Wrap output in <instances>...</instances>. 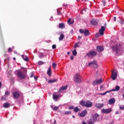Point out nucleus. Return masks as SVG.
Returning a JSON list of instances; mask_svg holds the SVG:
<instances>
[{"label": "nucleus", "mask_w": 124, "mask_h": 124, "mask_svg": "<svg viewBox=\"0 0 124 124\" xmlns=\"http://www.w3.org/2000/svg\"><path fill=\"white\" fill-rule=\"evenodd\" d=\"M116 115H118L119 114V111H116L115 112Z\"/></svg>", "instance_id": "52"}, {"label": "nucleus", "mask_w": 124, "mask_h": 124, "mask_svg": "<svg viewBox=\"0 0 124 124\" xmlns=\"http://www.w3.org/2000/svg\"><path fill=\"white\" fill-rule=\"evenodd\" d=\"M22 58L24 61H25V62H29V58L27 57V56L22 55Z\"/></svg>", "instance_id": "26"}, {"label": "nucleus", "mask_w": 124, "mask_h": 124, "mask_svg": "<svg viewBox=\"0 0 124 124\" xmlns=\"http://www.w3.org/2000/svg\"><path fill=\"white\" fill-rule=\"evenodd\" d=\"M97 51L100 52H102V51H104V48H103V46H97Z\"/></svg>", "instance_id": "18"}, {"label": "nucleus", "mask_w": 124, "mask_h": 124, "mask_svg": "<svg viewBox=\"0 0 124 124\" xmlns=\"http://www.w3.org/2000/svg\"><path fill=\"white\" fill-rule=\"evenodd\" d=\"M101 112L104 114H109L112 112V108H108L107 109L103 108L101 110Z\"/></svg>", "instance_id": "7"}, {"label": "nucleus", "mask_w": 124, "mask_h": 124, "mask_svg": "<svg viewBox=\"0 0 124 124\" xmlns=\"http://www.w3.org/2000/svg\"><path fill=\"white\" fill-rule=\"evenodd\" d=\"M61 94H58L57 92H55L53 93V99L57 100L59 97H61Z\"/></svg>", "instance_id": "9"}, {"label": "nucleus", "mask_w": 124, "mask_h": 124, "mask_svg": "<svg viewBox=\"0 0 124 124\" xmlns=\"http://www.w3.org/2000/svg\"><path fill=\"white\" fill-rule=\"evenodd\" d=\"M63 38H64V35L63 34H61L59 38V40L60 41H62V40H63Z\"/></svg>", "instance_id": "27"}, {"label": "nucleus", "mask_w": 124, "mask_h": 124, "mask_svg": "<svg viewBox=\"0 0 124 124\" xmlns=\"http://www.w3.org/2000/svg\"><path fill=\"white\" fill-rule=\"evenodd\" d=\"M51 108L53 109V111H58L59 110V107H53L51 106Z\"/></svg>", "instance_id": "29"}, {"label": "nucleus", "mask_w": 124, "mask_h": 124, "mask_svg": "<svg viewBox=\"0 0 124 124\" xmlns=\"http://www.w3.org/2000/svg\"><path fill=\"white\" fill-rule=\"evenodd\" d=\"M94 123H95V121L94 120H93V121H91L88 123V124H94Z\"/></svg>", "instance_id": "35"}, {"label": "nucleus", "mask_w": 124, "mask_h": 124, "mask_svg": "<svg viewBox=\"0 0 124 124\" xmlns=\"http://www.w3.org/2000/svg\"><path fill=\"white\" fill-rule=\"evenodd\" d=\"M67 23L69 25H72V24L74 23V20H72L71 21V18H70L67 20Z\"/></svg>", "instance_id": "23"}, {"label": "nucleus", "mask_w": 124, "mask_h": 124, "mask_svg": "<svg viewBox=\"0 0 124 124\" xmlns=\"http://www.w3.org/2000/svg\"><path fill=\"white\" fill-rule=\"evenodd\" d=\"M99 94H100V95H105V94H106V93H99Z\"/></svg>", "instance_id": "45"}, {"label": "nucleus", "mask_w": 124, "mask_h": 124, "mask_svg": "<svg viewBox=\"0 0 124 124\" xmlns=\"http://www.w3.org/2000/svg\"><path fill=\"white\" fill-rule=\"evenodd\" d=\"M82 39V36H78V39Z\"/></svg>", "instance_id": "48"}, {"label": "nucleus", "mask_w": 124, "mask_h": 124, "mask_svg": "<svg viewBox=\"0 0 124 124\" xmlns=\"http://www.w3.org/2000/svg\"><path fill=\"white\" fill-rule=\"evenodd\" d=\"M52 67H53V68H56V67H57V64L55 63H52Z\"/></svg>", "instance_id": "36"}, {"label": "nucleus", "mask_w": 124, "mask_h": 124, "mask_svg": "<svg viewBox=\"0 0 124 124\" xmlns=\"http://www.w3.org/2000/svg\"><path fill=\"white\" fill-rule=\"evenodd\" d=\"M100 88V89H103V85H101Z\"/></svg>", "instance_id": "53"}, {"label": "nucleus", "mask_w": 124, "mask_h": 124, "mask_svg": "<svg viewBox=\"0 0 124 124\" xmlns=\"http://www.w3.org/2000/svg\"><path fill=\"white\" fill-rule=\"evenodd\" d=\"M96 52L94 51H91L87 53V56H88V57L90 59H92V58H93V57L96 56Z\"/></svg>", "instance_id": "3"}, {"label": "nucleus", "mask_w": 124, "mask_h": 124, "mask_svg": "<svg viewBox=\"0 0 124 124\" xmlns=\"http://www.w3.org/2000/svg\"><path fill=\"white\" fill-rule=\"evenodd\" d=\"M105 31V27L102 26L101 28L99 30V32L101 35H103V34H104Z\"/></svg>", "instance_id": "13"}, {"label": "nucleus", "mask_w": 124, "mask_h": 124, "mask_svg": "<svg viewBox=\"0 0 124 124\" xmlns=\"http://www.w3.org/2000/svg\"><path fill=\"white\" fill-rule=\"evenodd\" d=\"M89 65L91 67H93V68H97L98 66L97 63H96V62L95 61H92L91 62H90Z\"/></svg>", "instance_id": "5"}, {"label": "nucleus", "mask_w": 124, "mask_h": 124, "mask_svg": "<svg viewBox=\"0 0 124 124\" xmlns=\"http://www.w3.org/2000/svg\"><path fill=\"white\" fill-rule=\"evenodd\" d=\"M69 109H74V107L73 106H71L69 107Z\"/></svg>", "instance_id": "42"}, {"label": "nucleus", "mask_w": 124, "mask_h": 124, "mask_svg": "<svg viewBox=\"0 0 124 124\" xmlns=\"http://www.w3.org/2000/svg\"><path fill=\"white\" fill-rule=\"evenodd\" d=\"M54 124H57V121L56 120L54 121Z\"/></svg>", "instance_id": "59"}, {"label": "nucleus", "mask_w": 124, "mask_h": 124, "mask_svg": "<svg viewBox=\"0 0 124 124\" xmlns=\"http://www.w3.org/2000/svg\"><path fill=\"white\" fill-rule=\"evenodd\" d=\"M65 90H67V85L60 87L59 89V91H58V93H63V91H65Z\"/></svg>", "instance_id": "11"}, {"label": "nucleus", "mask_w": 124, "mask_h": 124, "mask_svg": "<svg viewBox=\"0 0 124 124\" xmlns=\"http://www.w3.org/2000/svg\"><path fill=\"white\" fill-rule=\"evenodd\" d=\"M79 32L80 33H84V35H85V36H88L90 34V31L87 29H80Z\"/></svg>", "instance_id": "4"}, {"label": "nucleus", "mask_w": 124, "mask_h": 124, "mask_svg": "<svg viewBox=\"0 0 124 124\" xmlns=\"http://www.w3.org/2000/svg\"><path fill=\"white\" fill-rule=\"evenodd\" d=\"M70 59H71V60H73V59H74V57L73 56H71V57H70Z\"/></svg>", "instance_id": "47"}, {"label": "nucleus", "mask_w": 124, "mask_h": 124, "mask_svg": "<svg viewBox=\"0 0 124 124\" xmlns=\"http://www.w3.org/2000/svg\"><path fill=\"white\" fill-rule=\"evenodd\" d=\"M123 97L124 98V94H123Z\"/></svg>", "instance_id": "64"}, {"label": "nucleus", "mask_w": 124, "mask_h": 124, "mask_svg": "<svg viewBox=\"0 0 124 124\" xmlns=\"http://www.w3.org/2000/svg\"><path fill=\"white\" fill-rule=\"evenodd\" d=\"M70 114H71V111H65L64 113V115H70Z\"/></svg>", "instance_id": "34"}, {"label": "nucleus", "mask_w": 124, "mask_h": 124, "mask_svg": "<svg viewBox=\"0 0 124 124\" xmlns=\"http://www.w3.org/2000/svg\"><path fill=\"white\" fill-rule=\"evenodd\" d=\"M73 56H76L77 55V51L76 48H75L73 51Z\"/></svg>", "instance_id": "33"}, {"label": "nucleus", "mask_w": 124, "mask_h": 124, "mask_svg": "<svg viewBox=\"0 0 124 124\" xmlns=\"http://www.w3.org/2000/svg\"><path fill=\"white\" fill-rule=\"evenodd\" d=\"M111 91H112L113 92H116V91H120V86H116L115 87V89H112Z\"/></svg>", "instance_id": "25"}, {"label": "nucleus", "mask_w": 124, "mask_h": 124, "mask_svg": "<svg viewBox=\"0 0 124 124\" xmlns=\"http://www.w3.org/2000/svg\"><path fill=\"white\" fill-rule=\"evenodd\" d=\"M34 79L35 80H37V78H36V77H34Z\"/></svg>", "instance_id": "57"}, {"label": "nucleus", "mask_w": 124, "mask_h": 124, "mask_svg": "<svg viewBox=\"0 0 124 124\" xmlns=\"http://www.w3.org/2000/svg\"><path fill=\"white\" fill-rule=\"evenodd\" d=\"M52 49H56V48H57V46H56V45H53L52 46Z\"/></svg>", "instance_id": "40"}, {"label": "nucleus", "mask_w": 124, "mask_h": 124, "mask_svg": "<svg viewBox=\"0 0 124 124\" xmlns=\"http://www.w3.org/2000/svg\"><path fill=\"white\" fill-rule=\"evenodd\" d=\"M70 52H67V55H70Z\"/></svg>", "instance_id": "60"}, {"label": "nucleus", "mask_w": 124, "mask_h": 124, "mask_svg": "<svg viewBox=\"0 0 124 124\" xmlns=\"http://www.w3.org/2000/svg\"><path fill=\"white\" fill-rule=\"evenodd\" d=\"M116 19H117V17H116V16L114 17V22H116Z\"/></svg>", "instance_id": "51"}, {"label": "nucleus", "mask_w": 124, "mask_h": 124, "mask_svg": "<svg viewBox=\"0 0 124 124\" xmlns=\"http://www.w3.org/2000/svg\"><path fill=\"white\" fill-rule=\"evenodd\" d=\"M79 104L81 105V106H85V107H86V101H80Z\"/></svg>", "instance_id": "28"}, {"label": "nucleus", "mask_w": 124, "mask_h": 124, "mask_svg": "<svg viewBox=\"0 0 124 124\" xmlns=\"http://www.w3.org/2000/svg\"><path fill=\"white\" fill-rule=\"evenodd\" d=\"M111 92H113V91H112V90H109V91H107L105 93H111Z\"/></svg>", "instance_id": "44"}, {"label": "nucleus", "mask_w": 124, "mask_h": 124, "mask_svg": "<svg viewBox=\"0 0 124 124\" xmlns=\"http://www.w3.org/2000/svg\"><path fill=\"white\" fill-rule=\"evenodd\" d=\"M120 48H121V46H120V45H119V46L116 45L115 46H112V50L116 52H118L120 50Z\"/></svg>", "instance_id": "12"}, {"label": "nucleus", "mask_w": 124, "mask_h": 124, "mask_svg": "<svg viewBox=\"0 0 124 124\" xmlns=\"http://www.w3.org/2000/svg\"><path fill=\"white\" fill-rule=\"evenodd\" d=\"M59 26L60 29H64V23H59Z\"/></svg>", "instance_id": "30"}, {"label": "nucleus", "mask_w": 124, "mask_h": 124, "mask_svg": "<svg viewBox=\"0 0 124 124\" xmlns=\"http://www.w3.org/2000/svg\"><path fill=\"white\" fill-rule=\"evenodd\" d=\"M107 24L106 23H105L104 26H106Z\"/></svg>", "instance_id": "63"}, {"label": "nucleus", "mask_w": 124, "mask_h": 124, "mask_svg": "<svg viewBox=\"0 0 124 124\" xmlns=\"http://www.w3.org/2000/svg\"><path fill=\"white\" fill-rule=\"evenodd\" d=\"M10 77H12V75H10V76H8L9 78H10Z\"/></svg>", "instance_id": "54"}, {"label": "nucleus", "mask_w": 124, "mask_h": 124, "mask_svg": "<svg viewBox=\"0 0 124 124\" xmlns=\"http://www.w3.org/2000/svg\"><path fill=\"white\" fill-rule=\"evenodd\" d=\"M1 87V82L0 81V88Z\"/></svg>", "instance_id": "55"}, {"label": "nucleus", "mask_w": 124, "mask_h": 124, "mask_svg": "<svg viewBox=\"0 0 124 124\" xmlns=\"http://www.w3.org/2000/svg\"><path fill=\"white\" fill-rule=\"evenodd\" d=\"M120 109L121 110H124V106H121L120 107Z\"/></svg>", "instance_id": "41"}, {"label": "nucleus", "mask_w": 124, "mask_h": 124, "mask_svg": "<svg viewBox=\"0 0 124 124\" xmlns=\"http://www.w3.org/2000/svg\"><path fill=\"white\" fill-rule=\"evenodd\" d=\"M80 45H81V42H79L75 44L74 48H78L80 47Z\"/></svg>", "instance_id": "24"}, {"label": "nucleus", "mask_w": 124, "mask_h": 124, "mask_svg": "<svg viewBox=\"0 0 124 124\" xmlns=\"http://www.w3.org/2000/svg\"><path fill=\"white\" fill-rule=\"evenodd\" d=\"M55 82H58V79L49 80L48 83H55Z\"/></svg>", "instance_id": "32"}, {"label": "nucleus", "mask_w": 124, "mask_h": 124, "mask_svg": "<svg viewBox=\"0 0 124 124\" xmlns=\"http://www.w3.org/2000/svg\"><path fill=\"white\" fill-rule=\"evenodd\" d=\"M102 82H103V79H102V78H99V79H96L95 80H94L93 81V86H95L96 84H97L98 85H100V84H101Z\"/></svg>", "instance_id": "6"}, {"label": "nucleus", "mask_w": 124, "mask_h": 124, "mask_svg": "<svg viewBox=\"0 0 124 124\" xmlns=\"http://www.w3.org/2000/svg\"><path fill=\"white\" fill-rule=\"evenodd\" d=\"M88 114V111L86 110H84L81 113H78V115L79 117L81 118H84Z\"/></svg>", "instance_id": "8"}, {"label": "nucleus", "mask_w": 124, "mask_h": 124, "mask_svg": "<svg viewBox=\"0 0 124 124\" xmlns=\"http://www.w3.org/2000/svg\"><path fill=\"white\" fill-rule=\"evenodd\" d=\"M82 77H81V75H80V74L77 73L75 75V76L74 77V81L75 83H81L82 82Z\"/></svg>", "instance_id": "1"}, {"label": "nucleus", "mask_w": 124, "mask_h": 124, "mask_svg": "<svg viewBox=\"0 0 124 124\" xmlns=\"http://www.w3.org/2000/svg\"><path fill=\"white\" fill-rule=\"evenodd\" d=\"M30 77L31 78L33 77V73H32Z\"/></svg>", "instance_id": "50"}, {"label": "nucleus", "mask_w": 124, "mask_h": 124, "mask_svg": "<svg viewBox=\"0 0 124 124\" xmlns=\"http://www.w3.org/2000/svg\"><path fill=\"white\" fill-rule=\"evenodd\" d=\"M78 111H80V109L78 107H77L74 108V112H75V113H77Z\"/></svg>", "instance_id": "31"}, {"label": "nucleus", "mask_w": 124, "mask_h": 124, "mask_svg": "<svg viewBox=\"0 0 124 124\" xmlns=\"http://www.w3.org/2000/svg\"><path fill=\"white\" fill-rule=\"evenodd\" d=\"M13 96L14 98H18L20 96V94L17 92H15L13 93Z\"/></svg>", "instance_id": "17"}, {"label": "nucleus", "mask_w": 124, "mask_h": 124, "mask_svg": "<svg viewBox=\"0 0 124 124\" xmlns=\"http://www.w3.org/2000/svg\"><path fill=\"white\" fill-rule=\"evenodd\" d=\"M102 2L104 6H105L106 5V1H105V0H103Z\"/></svg>", "instance_id": "43"}, {"label": "nucleus", "mask_w": 124, "mask_h": 124, "mask_svg": "<svg viewBox=\"0 0 124 124\" xmlns=\"http://www.w3.org/2000/svg\"><path fill=\"white\" fill-rule=\"evenodd\" d=\"M13 60L15 61V60H16V58L14 57V58H13Z\"/></svg>", "instance_id": "61"}, {"label": "nucleus", "mask_w": 124, "mask_h": 124, "mask_svg": "<svg viewBox=\"0 0 124 124\" xmlns=\"http://www.w3.org/2000/svg\"><path fill=\"white\" fill-rule=\"evenodd\" d=\"M115 102H116V100L114 98H112L108 100L109 104H114Z\"/></svg>", "instance_id": "21"}, {"label": "nucleus", "mask_w": 124, "mask_h": 124, "mask_svg": "<svg viewBox=\"0 0 124 124\" xmlns=\"http://www.w3.org/2000/svg\"><path fill=\"white\" fill-rule=\"evenodd\" d=\"M93 106V102H91V101L87 100L86 101L85 107L87 108H89Z\"/></svg>", "instance_id": "10"}, {"label": "nucleus", "mask_w": 124, "mask_h": 124, "mask_svg": "<svg viewBox=\"0 0 124 124\" xmlns=\"http://www.w3.org/2000/svg\"><path fill=\"white\" fill-rule=\"evenodd\" d=\"M110 124H114V122H111Z\"/></svg>", "instance_id": "58"}, {"label": "nucleus", "mask_w": 124, "mask_h": 124, "mask_svg": "<svg viewBox=\"0 0 124 124\" xmlns=\"http://www.w3.org/2000/svg\"><path fill=\"white\" fill-rule=\"evenodd\" d=\"M99 117V115L97 113H95L93 115V121H94L95 122H96L97 121V118Z\"/></svg>", "instance_id": "16"}, {"label": "nucleus", "mask_w": 124, "mask_h": 124, "mask_svg": "<svg viewBox=\"0 0 124 124\" xmlns=\"http://www.w3.org/2000/svg\"><path fill=\"white\" fill-rule=\"evenodd\" d=\"M9 94H10V93H9L8 91H6L5 93V95L6 96H7V95H9Z\"/></svg>", "instance_id": "38"}, {"label": "nucleus", "mask_w": 124, "mask_h": 124, "mask_svg": "<svg viewBox=\"0 0 124 124\" xmlns=\"http://www.w3.org/2000/svg\"><path fill=\"white\" fill-rule=\"evenodd\" d=\"M23 70L24 71H25V72H27V69L25 68H23Z\"/></svg>", "instance_id": "49"}, {"label": "nucleus", "mask_w": 124, "mask_h": 124, "mask_svg": "<svg viewBox=\"0 0 124 124\" xmlns=\"http://www.w3.org/2000/svg\"><path fill=\"white\" fill-rule=\"evenodd\" d=\"M44 64V63L43 62H42V61H39V62H38V64H39V65H41Z\"/></svg>", "instance_id": "39"}, {"label": "nucleus", "mask_w": 124, "mask_h": 124, "mask_svg": "<svg viewBox=\"0 0 124 124\" xmlns=\"http://www.w3.org/2000/svg\"><path fill=\"white\" fill-rule=\"evenodd\" d=\"M104 107V104L97 103L95 105V107L98 109H101L102 107Z\"/></svg>", "instance_id": "14"}, {"label": "nucleus", "mask_w": 124, "mask_h": 124, "mask_svg": "<svg viewBox=\"0 0 124 124\" xmlns=\"http://www.w3.org/2000/svg\"><path fill=\"white\" fill-rule=\"evenodd\" d=\"M47 74V75H48V76H49V77H51V76H52V71L51 70V67H48Z\"/></svg>", "instance_id": "20"}, {"label": "nucleus", "mask_w": 124, "mask_h": 124, "mask_svg": "<svg viewBox=\"0 0 124 124\" xmlns=\"http://www.w3.org/2000/svg\"><path fill=\"white\" fill-rule=\"evenodd\" d=\"M82 124H87V123H85V122H83Z\"/></svg>", "instance_id": "56"}, {"label": "nucleus", "mask_w": 124, "mask_h": 124, "mask_svg": "<svg viewBox=\"0 0 124 124\" xmlns=\"http://www.w3.org/2000/svg\"><path fill=\"white\" fill-rule=\"evenodd\" d=\"M73 118H75V116L74 115H73Z\"/></svg>", "instance_id": "62"}, {"label": "nucleus", "mask_w": 124, "mask_h": 124, "mask_svg": "<svg viewBox=\"0 0 124 124\" xmlns=\"http://www.w3.org/2000/svg\"><path fill=\"white\" fill-rule=\"evenodd\" d=\"M12 49L11 47H9L8 49V52H11Z\"/></svg>", "instance_id": "46"}, {"label": "nucleus", "mask_w": 124, "mask_h": 124, "mask_svg": "<svg viewBox=\"0 0 124 124\" xmlns=\"http://www.w3.org/2000/svg\"><path fill=\"white\" fill-rule=\"evenodd\" d=\"M91 24L95 26V25H97V24H98V20H97L96 19H92L91 20Z\"/></svg>", "instance_id": "19"}, {"label": "nucleus", "mask_w": 124, "mask_h": 124, "mask_svg": "<svg viewBox=\"0 0 124 124\" xmlns=\"http://www.w3.org/2000/svg\"><path fill=\"white\" fill-rule=\"evenodd\" d=\"M101 35H100V33H96L95 34V37H99Z\"/></svg>", "instance_id": "37"}, {"label": "nucleus", "mask_w": 124, "mask_h": 124, "mask_svg": "<svg viewBox=\"0 0 124 124\" xmlns=\"http://www.w3.org/2000/svg\"><path fill=\"white\" fill-rule=\"evenodd\" d=\"M17 76L18 78H20L21 80H23V79H25L26 78V75L24 73H23V72L21 71H18L17 73Z\"/></svg>", "instance_id": "2"}, {"label": "nucleus", "mask_w": 124, "mask_h": 124, "mask_svg": "<svg viewBox=\"0 0 124 124\" xmlns=\"http://www.w3.org/2000/svg\"><path fill=\"white\" fill-rule=\"evenodd\" d=\"M3 106L4 108H9V107H10V104L8 103H5L3 104Z\"/></svg>", "instance_id": "22"}, {"label": "nucleus", "mask_w": 124, "mask_h": 124, "mask_svg": "<svg viewBox=\"0 0 124 124\" xmlns=\"http://www.w3.org/2000/svg\"><path fill=\"white\" fill-rule=\"evenodd\" d=\"M111 78L113 81H114V80L117 79V73H114V72H112L111 75Z\"/></svg>", "instance_id": "15"}]
</instances>
